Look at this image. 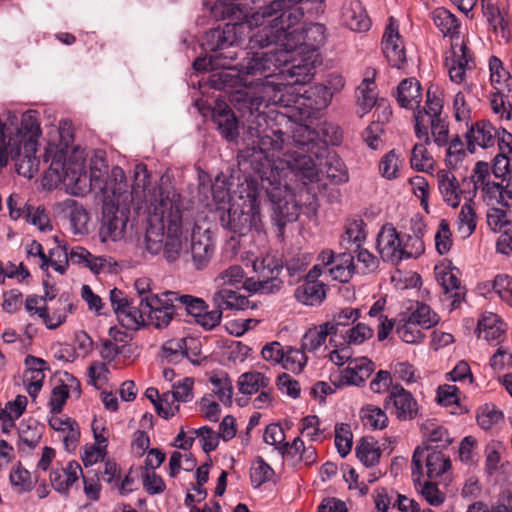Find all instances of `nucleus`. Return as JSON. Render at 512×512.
I'll list each match as a JSON object with an SVG mask.
<instances>
[{"label":"nucleus","instance_id":"1","mask_svg":"<svg viewBox=\"0 0 512 512\" xmlns=\"http://www.w3.org/2000/svg\"><path fill=\"white\" fill-rule=\"evenodd\" d=\"M60 128L52 127L48 133L44 160L50 161L45 179L51 185L62 183L67 193L73 196H85L95 191L102 197L103 210L99 229L101 242L118 241L123 238L127 217L118 210V205L129 199L128 184L123 169L114 166L108 173L107 164L103 159L92 162L90 174L85 171V159L82 155H74L66 161L69 141L63 136Z\"/></svg>","mask_w":512,"mask_h":512},{"label":"nucleus","instance_id":"2","mask_svg":"<svg viewBox=\"0 0 512 512\" xmlns=\"http://www.w3.org/2000/svg\"><path fill=\"white\" fill-rule=\"evenodd\" d=\"M262 105H246L248 133L253 150L263 154L265 162L257 172V179L273 205V219L283 227L287 222L295 221L300 213V205L292 192L287 179L290 175H299L310 181L318 180L319 169L310 155L311 144L301 143L294 149H284L283 133L280 130L267 128Z\"/></svg>","mask_w":512,"mask_h":512},{"label":"nucleus","instance_id":"3","mask_svg":"<svg viewBox=\"0 0 512 512\" xmlns=\"http://www.w3.org/2000/svg\"><path fill=\"white\" fill-rule=\"evenodd\" d=\"M191 240V257L196 269L210 262L214 245L208 230L201 231L183 209L176 191L160 192L153 204L150 226L146 232V248L151 254L164 252L168 261L178 259Z\"/></svg>","mask_w":512,"mask_h":512},{"label":"nucleus","instance_id":"4","mask_svg":"<svg viewBox=\"0 0 512 512\" xmlns=\"http://www.w3.org/2000/svg\"><path fill=\"white\" fill-rule=\"evenodd\" d=\"M41 134L37 111L27 110L20 117L4 112L0 117V170L11 159L19 175L32 178L40 164L36 152Z\"/></svg>","mask_w":512,"mask_h":512},{"label":"nucleus","instance_id":"5","mask_svg":"<svg viewBox=\"0 0 512 512\" xmlns=\"http://www.w3.org/2000/svg\"><path fill=\"white\" fill-rule=\"evenodd\" d=\"M313 75L314 66L310 57L300 60L298 64L289 67V80L284 85L283 91L273 84L264 87L267 92V101L272 105L292 108L297 112L293 116L301 122L316 118L329 106L332 99L330 92L323 84L305 87Z\"/></svg>","mask_w":512,"mask_h":512},{"label":"nucleus","instance_id":"6","mask_svg":"<svg viewBox=\"0 0 512 512\" xmlns=\"http://www.w3.org/2000/svg\"><path fill=\"white\" fill-rule=\"evenodd\" d=\"M292 64L289 51L284 47L270 52H248L238 64L237 82L247 91L244 92L245 104L272 105L266 99L267 92L264 87L268 84L279 86L282 90L289 80V68L282 67Z\"/></svg>","mask_w":512,"mask_h":512},{"label":"nucleus","instance_id":"7","mask_svg":"<svg viewBox=\"0 0 512 512\" xmlns=\"http://www.w3.org/2000/svg\"><path fill=\"white\" fill-rule=\"evenodd\" d=\"M279 7V3H269L245 16L243 21L226 23L223 27L211 29L206 33L202 46L215 54L224 53V50L242 41L252 30H255L250 35L252 48L271 45L279 35V28L275 22L281 18Z\"/></svg>","mask_w":512,"mask_h":512},{"label":"nucleus","instance_id":"8","mask_svg":"<svg viewBox=\"0 0 512 512\" xmlns=\"http://www.w3.org/2000/svg\"><path fill=\"white\" fill-rule=\"evenodd\" d=\"M264 190L257 178L241 182L234 191L232 203L220 215L223 228L239 236L255 234L261 242L266 241L260 212V196Z\"/></svg>","mask_w":512,"mask_h":512},{"label":"nucleus","instance_id":"9","mask_svg":"<svg viewBox=\"0 0 512 512\" xmlns=\"http://www.w3.org/2000/svg\"><path fill=\"white\" fill-rule=\"evenodd\" d=\"M271 3H279V14H281V18L276 21L279 35L271 45L276 44L288 50L292 65L299 63L295 57L296 54L313 52L325 43L326 28L324 25L313 23L300 31L297 25L302 18V13L297 9H289L286 0H275Z\"/></svg>","mask_w":512,"mask_h":512},{"label":"nucleus","instance_id":"10","mask_svg":"<svg viewBox=\"0 0 512 512\" xmlns=\"http://www.w3.org/2000/svg\"><path fill=\"white\" fill-rule=\"evenodd\" d=\"M512 157L498 154L493 161L492 173L488 163H476L471 180L475 190L479 191L487 205L512 206Z\"/></svg>","mask_w":512,"mask_h":512},{"label":"nucleus","instance_id":"11","mask_svg":"<svg viewBox=\"0 0 512 512\" xmlns=\"http://www.w3.org/2000/svg\"><path fill=\"white\" fill-rule=\"evenodd\" d=\"M243 261L252 264L253 270L258 274V279H244L243 287L250 293L270 294L279 291L282 287V281L278 275L282 265L272 255L264 256L256 254L253 250L245 251L241 256Z\"/></svg>","mask_w":512,"mask_h":512},{"label":"nucleus","instance_id":"12","mask_svg":"<svg viewBox=\"0 0 512 512\" xmlns=\"http://www.w3.org/2000/svg\"><path fill=\"white\" fill-rule=\"evenodd\" d=\"M178 298V294L167 291L151 298L150 301L140 305L145 314L147 325H151L157 329L165 328L172 321L175 311L174 302Z\"/></svg>","mask_w":512,"mask_h":512},{"label":"nucleus","instance_id":"13","mask_svg":"<svg viewBox=\"0 0 512 512\" xmlns=\"http://www.w3.org/2000/svg\"><path fill=\"white\" fill-rule=\"evenodd\" d=\"M384 406L400 421L412 420L419 412V405L415 397L399 384L390 388Z\"/></svg>","mask_w":512,"mask_h":512},{"label":"nucleus","instance_id":"14","mask_svg":"<svg viewBox=\"0 0 512 512\" xmlns=\"http://www.w3.org/2000/svg\"><path fill=\"white\" fill-rule=\"evenodd\" d=\"M445 67L453 83H464L467 72L474 69L475 63L471 52L463 42L451 44L450 50L446 52Z\"/></svg>","mask_w":512,"mask_h":512},{"label":"nucleus","instance_id":"15","mask_svg":"<svg viewBox=\"0 0 512 512\" xmlns=\"http://www.w3.org/2000/svg\"><path fill=\"white\" fill-rule=\"evenodd\" d=\"M423 457V449L416 448L412 456V480L415 489L422 495L429 505L439 506L444 503L446 498L445 494L440 491L435 483L429 481L421 482Z\"/></svg>","mask_w":512,"mask_h":512},{"label":"nucleus","instance_id":"16","mask_svg":"<svg viewBox=\"0 0 512 512\" xmlns=\"http://www.w3.org/2000/svg\"><path fill=\"white\" fill-rule=\"evenodd\" d=\"M382 49L384 56L391 66L400 68L405 62V49L402 37L399 33L397 22L390 18L382 37Z\"/></svg>","mask_w":512,"mask_h":512},{"label":"nucleus","instance_id":"17","mask_svg":"<svg viewBox=\"0 0 512 512\" xmlns=\"http://www.w3.org/2000/svg\"><path fill=\"white\" fill-rule=\"evenodd\" d=\"M176 301L180 302L191 315L195 322L206 329L217 326L221 321V312L219 310L207 311V305L201 298L191 295H178Z\"/></svg>","mask_w":512,"mask_h":512},{"label":"nucleus","instance_id":"18","mask_svg":"<svg viewBox=\"0 0 512 512\" xmlns=\"http://www.w3.org/2000/svg\"><path fill=\"white\" fill-rule=\"evenodd\" d=\"M442 109V99L428 91L424 109L420 110L418 108L414 110L415 133L419 139H424L426 143H430L428 121L434 120V118H442Z\"/></svg>","mask_w":512,"mask_h":512},{"label":"nucleus","instance_id":"19","mask_svg":"<svg viewBox=\"0 0 512 512\" xmlns=\"http://www.w3.org/2000/svg\"><path fill=\"white\" fill-rule=\"evenodd\" d=\"M401 238L393 225L382 226L377 237V250L384 261L398 263L402 260Z\"/></svg>","mask_w":512,"mask_h":512},{"label":"nucleus","instance_id":"20","mask_svg":"<svg viewBox=\"0 0 512 512\" xmlns=\"http://www.w3.org/2000/svg\"><path fill=\"white\" fill-rule=\"evenodd\" d=\"M48 422L50 427L58 433L66 451H75L80 439V428L77 422L66 415L60 414L50 415Z\"/></svg>","mask_w":512,"mask_h":512},{"label":"nucleus","instance_id":"21","mask_svg":"<svg viewBox=\"0 0 512 512\" xmlns=\"http://www.w3.org/2000/svg\"><path fill=\"white\" fill-rule=\"evenodd\" d=\"M374 371L373 362L367 357L352 359L345 369L340 372L338 386H360Z\"/></svg>","mask_w":512,"mask_h":512},{"label":"nucleus","instance_id":"22","mask_svg":"<svg viewBox=\"0 0 512 512\" xmlns=\"http://www.w3.org/2000/svg\"><path fill=\"white\" fill-rule=\"evenodd\" d=\"M199 353V342L193 337L171 339L162 347V355L169 362L179 361L183 357L195 362L193 357L198 356Z\"/></svg>","mask_w":512,"mask_h":512},{"label":"nucleus","instance_id":"23","mask_svg":"<svg viewBox=\"0 0 512 512\" xmlns=\"http://www.w3.org/2000/svg\"><path fill=\"white\" fill-rule=\"evenodd\" d=\"M308 143L311 144L310 147L312 148V150L305 151L304 154L310 155L317 163V167L319 169L318 181L320 180V175L323 173L326 174L327 178H330L332 181L336 183H344L348 181V173L346 167L340 159H338L335 156L330 157L329 160L326 161V170L323 171V169L321 168V166L323 165V153L320 152V148L317 147V145L314 142L309 141ZM306 180L308 182H311L308 179ZM314 182H317V180H315Z\"/></svg>","mask_w":512,"mask_h":512},{"label":"nucleus","instance_id":"24","mask_svg":"<svg viewBox=\"0 0 512 512\" xmlns=\"http://www.w3.org/2000/svg\"><path fill=\"white\" fill-rule=\"evenodd\" d=\"M82 475V468L76 461H69L63 467L53 468L50 473L52 487L60 494L67 495L70 488Z\"/></svg>","mask_w":512,"mask_h":512},{"label":"nucleus","instance_id":"25","mask_svg":"<svg viewBox=\"0 0 512 512\" xmlns=\"http://www.w3.org/2000/svg\"><path fill=\"white\" fill-rule=\"evenodd\" d=\"M423 436V447L427 452L429 450L444 449L448 447L453 439L448 430L435 420H426L421 425Z\"/></svg>","mask_w":512,"mask_h":512},{"label":"nucleus","instance_id":"26","mask_svg":"<svg viewBox=\"0 0 512 512\" xmlns=\"http://www.w3.org/2000/svg\"><path fill=\"white\" fill-rule=\"evenodd\" d=\"M505 331V323L495 313L484 312L478 320L477 336L488 343L498 344L504 337Z\"/></svg>","mask_w":512,"mask_h":512},{"label":"nucleus","instance_id":"27","mask_svg":"<svg viewBox=\"0 0 512 512\" xmlns=\"http://www.w3.org/2000/svg\"><path fill=\"white\" fill-rule=\"evenodd\" d=\"M497 130L487 121L473 124L467 132V144L470 153H474L477 147L486 149L495 144Z\"/></svg>","mask_w":512,"mask_h":512},{"label":"nucleus","instance_id":"28","mask_svg":"<svg viewBox=\"0 0 512 512\" xmlns=\"http://www.w3.org/2000/svg\"><path fill=\"white\" fill-rule=\"evenodd\" d=\"M438 190L443 201L456 208L461 202L462 189L456 176L449 170H439L436 174Z\"/></svg>","mask_w":512,"mask_h":512},{"label":"nucleus","instance_id":"29","mask_svg":"<svg viewBox=\"0 0 512 512\" xmlns=\"http://www.w3.org/2000/svg\"><path fill=\"white\" fill-rule=\"evenodd\" d=\"M343 23L352 31L365 32L370 29L371 21L367 12L358 0H351L342 8Z\"/></svg>","mask_w":512,"mask_h":512},{"label":"nucleus","instance_id":"30","mask_svg":"<svg viewBox=\"0 0 512 512\" xmlns=\"http://www.w3.org/2000/svg\"><path fill=\"white\" fill-rule=\"evenodd\" d=\"M398 104L405 108L416 110L422 101V89L418 80L415 78H407L402 80L396 92Z\"/></svg>","mask_w":512,"mask_h":512},{"label":"nucleus","instance_id":"31","mask_svg":"<svg viewBox=\"0 0 512 512\" xmlns=\"http://www.w3.org/2000/svg\"><path fill=\"white\" fill-rule=\"evenodd\" d=\"M213 122L217 126L221 135L228 141H232L238 136L237 120L226 104H217L212 114Z\"/></svg>","mask_w":512,"mask_h":512},{"label":"nucleus","instance_id":"32","mask_svg":"<svg viewBox=\"0 0 512 512\" xmlns=\"http://www.w3.org/2000/svg\"><path fill=\"white\" fill-rule=\"evenodd\" d=\"M214 310L221 313L224 310H244L249 306V300L244 295L227 288H217L212 296Z\"/></svg>","mask_w":512,"mask_h":512},{"label":"nucleus","instance_id":"33","mask_svg":"<svg viewBox=\"0 0 512 512\" xmlns=\"http://www.w3.org/2000/svg\"><path fill=\"white\" fill-rule=\"evenodd\" d=\"M70 384H60L55 386L52 389L50 400L48 402V406L50 408L51 415L57 414L59 415L68 396H69V388H71V392L75 397H79L81 394L80 383L73 376H68L67 379Z\"/></svg>","mask_w":512,"mask_h":512},{"label":"nucleus","instance_id":"34","mask_svg":"<svg viewBox=\"0 0 512 512\" xmlns=\"http://www.w3.org/2000/svg\"><path fill=\"white\" fill-rule=\"evenodd\" d=\"M490 84L500 94H512V77L497 57L489 60Z\"/></svg>","mask_w":512,"mask_h":512},{"label":"nucleus","instance_id":"35","mask_svg":"<svg viewBox=\"0 0 512 512\" xmlns=\"http://www.w3.org/2000/svg\"><path fill=\"white\" fill-rule=\"evenodd\" d=\"M326 297L325 285L320 281H304L295 290V298L308 306L320 305Z\"/></svg>","mask_w":512,"mask_h":512},{"label":"nucleus","instance_id":"36","mask_svg":"<svg viewBox=\"0 0 512 512\" xmlns=\"http://www.w3.org/2000/svg\"><path fill=\"white\" fill-rule=\"evenodd\" d=\"M333 336V326L325 322L306 330L301 338V347L305 352H316L323 346L327 337Z\"/></svg>","mask_w":512,"mask_h":512},{"label":"nucleus","instance_id":"37","mask_svg":"<svg viewBox=\"0 0 512 512\" xmlns=\"http://www.w3.org/2000/svg\"><path fill=\"white\" fill-rule=\"evenodd\" d=\"M434 25L445 37L454 38L459 34L460 24L458 19L447 9L438 7L431 13Z\"/></svg>","mask_w":512,"mask_h":512},{"label":"nucleus","instance_id":"38","mask_svg":"<svg viewBox=\"0 0 512 512\" xmlns=\"http://www.w3.org/2000/svg\"><path fill=\"white\" fill-rule=\"evenodd\" d=\"M486 213L488 227L493 232H509L512 230V211L510 207L499 208L489 205Z\"/></svg>","mask_w":512,"mask_h":512},{"label":"nucleus","instance_id":"39","mask_svg":"<svg viewBox=\"0 0 512 512\" xmlns=\"http://www.w3.org/2000/svg\"><path fill=\"white\" fill-rule=\"evenodd\" d=\"M420 448L422 449V447ZM423 453V461H426L427 476L429 478H437L450 469V458L440 449L429 450L427 452L423 448Z\"/></svg>","mask_w":512,"mask_h":512},{"label":"nucleus","instance_id":"40","mask_svg":"<svg viewBox=\"0 0 512 512\" xmlns=\"http://www.w3.org/2000/svg\"><path fill=\"white\" fill-rule=\"evenodd\" d=\"M27 403L26 396L18 395L14 400L7 402L4 408H0V420L5 431L14 427L15 421L24 413Z\"/></svg>","mask_w":512,"mask_h":512},{"label":"nucleus","instance_id":"41","mask_svg":"<svg viewBox=\"0 0 512 512\" xmlns=\"http://www.w3.org/2000/svg\"><path fill=\"white\" fill-rule=\"evenodd\" d=\"M56 307L51 310H46V313L43 318V323L48 329H56L61 326L67 318V314L71 313L74 305L69 301L68 297H64L63 295L59 297L56 302Z\"/></svg>","mask_w":512,"mask_h":512},{"label":"nucleus","instance_id":"42","mask_svg":"<svg viewBox=\"0 0 512 512\" xmlns=\"http://www.w3.org/2000/svg\"><path fill=\"white\" fill-rule=\"evenodd\" d=\"M270 385V378L261 372L249 371L241 374L238 378L239 391L242 394L251 395L260 390L267 389Z\"/></svg>","mask_w":512,"mask_h":512},{"label":"nucleus","instance_id":"43","mask_svg":"<svg viewBox=\"0 0 512 512\" xmlns=\"http://www.w3.org/2000/svg\"><path fill=\"white\" fill-rule=\"evenodd\" d=\"M236 57L235 52L218 53L209 57H198L193 62V68L196 71L204 72L214 69H231V62Z\"/></svg>","mask_w":512,"mask_h":512},{"label":"nucleus","instance_id":"44","mask_svg":"<svg viewBox=\"0 0 512 512\" xmlns=\"http://www.w3.org/2000/svg\"><path fill=\"white\" fill-rule=\"evenodd\" d=\"M423 328L412 321L406 314H401L396 326L398 337L407 344H419L424 339Z\"/></svg>","mask_w":512,"mask_h":512},{"label":"nucleus","instance_id":"45","mask_svg":"<svg viewBox=\"0 0 512 512\" xmlns=\"http://www.w3.org/2000/svg\"><path fill=\"white\" fill-rule=\"evenodd\" d=\"M372 76H374V73H372ZM357 92V103L363 114H366L378 103L376 85L373 77L364 78L358 86Z\"/></svg>","mask_w":512,"mask_h":512},{"label":"nucleus","instance_id":"46","mask_svg":"<svg viewBox=\"0 0 512 512\" xmlns=\"http://www.w3.org/2000/svg\"><path fill=\"white\" fill-rule=\"evenodd\" d=\"M328 273L333 280L346 283L354 273L353 256L348 253H342L336 256L335 263L329 267Z\"/></svg>","mask_w":512,"mask_h":512},{"label":"nucleus","instance_id":"47","mask_svg":"<svg viewBox=\"0 0 512 512\" xmlns=\"http://www.w3.org/2000/svg\"><path fill=\"white\" fill-rule=\"evenodd\" d=\"M118 321L120 324L129 330H138L139 328L146 326L145 314L143 313L142 307H134L129 303L117 314Z\"/></svg>","mask_w":512,"mask_h":512},{"label":"nucleus","instance_id":"48","mask_svg":"<svg viewBox=\"0 0 512 512\" xmlns=\"http://www.w3.org/2000/svg\"><path fill=\"white\" fill-rule=\"evenodd\" d=\"M374 334L373 329L364 323H357L354 326L345 330V332L339 333V339L350 348L351 346H358L363 344L365 341L372 338Z\"/></svg>","mask_w":512,"mask_h":512},{"label":"nucleus","instance_id":"49","mask_svg":"<svg viewBox=\"0 0 512 512\" xmlns=\"http://www.w3.org/2000/svg\"><path fill=\"white\" fill-rule=\"evenodd\" d=\"M360 417L363 425L372 430L384 429L388 424L385 410L372 404L366 405L361 409Z\"/></svg>","mask_w":512,"mask_h":512},{"label":"nucleus","instance_id":"50","mask_svg":"<svg viewBox=\"0 0 512 512\" xmlns=\"http://www.w3.org/2000/svg\"><path fill=\"white\" fill-rule=\"evenodd\" d=\"M308 358L306 352L300 348L286 346L284 357L280 365L283 369L292 373H300L306 366Z\"/></svg>","mask_w":512,"mask_h":512},{"label":"nucleus","instance_id":"51","mask_svg":"<svg viewBox=\"0 0 512 512\" xmlns=\"http://www.w3.org/2000/svg\"><path fill=\"white\" fill-rule=\"evenodd\" d=\"M212 392L224 405L232 404L233 385L226 373H215L210 377Z\"/></svg>","mask_w":512,"mask_h":512},{"label":"nucleus","instance_id":"52","mask_svg":"<svg viewBox=\"0 0 512 512\" xmlns=\"http://www.w3.org/2000/svg\"><path fill=\"white\" fill-rule=\"evenodd\" d=\"M285 451L292 457H297L298 460L303 461L305 464L310 465L316 461V449L312 445H305L302 437H296L292 443L284 444Z\"/></svg>","mask_w":512,"mask_h":512},{"label":"nucleus","instance_id":"53","mask_svg":"<svg viewBox=\"0 0 512 512\" xmlns=\"http://www.w3.org/2000/svg\"><path fill=\"white\" fill-rule=\"evenodd\" d=\"M66 206L70 209V224L75 234L88 233L89 214L86 209L74 200H67Z\"/></svg>","mask_w":512,"mask_h":512},{"label":"nucleus","instance_id":"54","mask_svg":"<svg viewBox=\"0 0 512 512\" xmlns=\"http://www.w3.org/2000/svg\"><path fill=\"white\" fill-rule=\"evenodd\" d=\"M405 314L424 330L432 328L439 322V316L428 305L419 302H416L415 308H412L410 313Z\"/></svg>","mask_w":512,"mask_h":512},{"label":"nucleus","instance_id":"55","mask_svg":"<svg viewBox=\"0 0 512 512\" xmlns=\"http://www.w3.org/2000/svg\"><path fill=\"white\" fill-rule=\"evenodd\" d=\"M358 459L367 467L378 463L381 452L376 441L372 438H363L356 446Z\"/></svg>","mask_w":512,"mask_h":512},{"label":"nucleus","instance_id":"56","mask_svg":"<svg viewBox=\"0 0 512 512\" xmlns=\"http://www.w3.org/2000/svg\"><path fill=\"white\" fill-rule=\"evenodd\" d=\"M320 419L316 415H308L299 423V432L303 438L311 442H321L325 439V432L320 427Z\"/></svg>","mask_w":512,"mask_h":512},{"label":"nucleus","instance_id":"57","mask_svg":"<svg viewBox=\"0 0 512 512\" xmlns=\"http://www.w3.org/2000/svg\"><path fill=\"white\" fill-rule=\"evenodd\" d=\"M246 277L243 268L239 265H231L222 270L213 280L216 288L225 286H237L241 284Z\"/></svg>","mask_w":512,"mask_h":512},{"label":"nucleus","instance_id":"58","mask_svg":"<svg viewBox=\"0 0 512 512\" xmlns=\"http://www.w3.org/2000/svg\"><path fill=\"white\" fill-rule=\"evenodd\" d=\"M425 141L424 139H422ZM426 142L415 144L410 157L411 167L417 171L428 172L433 169L434 160L426 148Z\"/></svg>","mask_w":512,"mask_h":512},{"label":"nucleus","instance_id":"59","mask_svg":"<svg viewBox=\"0 0 512 512\" xmlns=\"http://www.w3.org/2000/svg\"><path fill=\"white\" fill-rule=\"evenodd\" d=\"M457 229L462 237H469L476 228V214L471 203H464L457 218Z\"/></svg>","mask_w":512,"mask_h":512},{"label":"nucleus","instance_id":"60","mask_svg":"<svg viewBox=\"0 0 512 512\" xmlns=\"http://www.w3.org/2000/svg\"><path fill=\"white\" fill-rule=\"evenodd\" d=\"M400 166V155L393 149L381 158L379 162V173L383 178L393 180L399 176Z\"/></svg>","mask_w":512,"mask_h":512},{"label":"nucleus","instance_id":"61","mask_svg":"<svg viewBox=\"0 0 512 512\" xmlns=\"http://www.w3.org/2000/svg\"><path fill=\"white\" fill-rule=\"evenodd\" d=\"M329 345L332 349L328 352V358L333 364L342 366L352 360L351 348L343 343L341 339H339V336L330 337Z\"/></svg>","mask_w":512,"mask_h":512},{"label":"nucleus","instance_id":"62","mask_svg":"<svg viewBox=\"0 0 512 512\" xmlns=\"http://www.w3.org/2000/svg\"><path fill=\"white\" fill-rule=\"evenodd\" d=\"M212 197L217 205L218 210L226 211V205L228 207L232 203L234 193L230 194L228 183L220 176H217L211 187Z\"/></svg>","mask_w":512,"mask_h":512},{"label":"nucleus","instance_id":"63","mask_svg":"<svg viewBox=\"0 0 512 512\" xmlns=\"http://www.w3.org/2000/svg\"><path fill=\"white\" fill-rule=\"evenodd\" d=\"M54 240L57 246L51 249L49 256H47L48 267L51 266L56 272L64 274L69 262L68 251L57 236L54 237Z\"/></svg>","mask_w":512,"mask_h":512},{"label":"nucleus","instance_id":"64","mask_svg":"<svg viewBox=\"0 0 512 512\" xmlns=\"http://www.w3.org/2000/svg\"><path fill=\"white\" fill-rule=\"evenodd\" d=\"M335 446L342 458L350 453L353 446V434L350 425L345 423L336 424Z\"/></svg>","mask_w":512,"mask_h":512}]
</instances>
